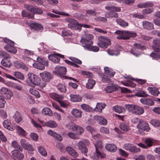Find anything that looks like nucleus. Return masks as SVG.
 I'll use <instances>...</instances> for the list:
<instances>
[{
    "instance_id": "1",
    "label": "nucleus",
    "mask_w": 160,
    "mask_h": 160,
    "mask_svg": "<svg viewBox=\"0 0 160 160\" xmlns=\"http://www.w3.org/2000/svg\"><path fill=\"white\" fill-rule=\"evenodd\" d=\"M93 36L91 34H85L80 40V42L85 49L94 52L98 51L99 49L98 46H92L93 41L92 40Z\"/></svg>"
},
{
    "instance_id": "2",
    "label": "nucleus",
    "mask_w": 160,
    "mask_h": 160,
    "mask_svg": "<svg viewBox=\"0 0 160 160\" xmlns=\"http://www.w3.org/2000/svg\"><path fill=\"white\" fill-rule=\"evenodd\" d=\"M125 107L129 112L136 115H140L142 114L144 112V109L142 107L137 105L126 104Z\"/></svg>"
},
{
    "instance_id": "3",
    "label": "nucleus",
    "mask_w": 160,
    "mask_h": 160,
    "mask_svg": "<svg viewBox=\"0 0 160 160\" xmlns=\"http://www.w3.org/2000/svg\"><path fill=\"white\" fill-rule=\"evenodd\" d=\"M90 143L89 141L87 139H84L82 141H79L77 143V146L78 149L80 152L87 156V153L88 149L87 146H89Z\"/></svg>"
},
{
    "instance_id": "4",
    "label": "nucleus",
    "mask_w": 160,
    "mask_h": 160,
    "mask_svg": "<svg viewBox=\"0 0 160 160\" xmlns=\"http://www.w3.org/2000/svg\"><path fill=\"white\" fill-rule=\"evenodd\" d=\"M98 38V45L100 48H106L111 44V40L106 37L99 36Z\"/></svg>"
},
{
    "instance_id": "5",
    "label": "nucleus",
    "mask_w": 160,
    "mask_h": 160,
    "mask_svg": "<svg viewBox=\"0 0 160 160\" xmlns=\"http://www.w3.org/2000/svg\"><path fill=\"white\" fill-rule=\"evenodd\" d=\"M28 75L30 85L32 87L38 86L41 81V78L38 75L33 73H29Z\"/></svg>"
},
{
    "instance_id": "6",
    "label": "nucleus",
    "mask_w": 160,
    "mask_h": 160,
    "mask_svg": "<svg viewBox=\"0 0 160 160\" xmlns=\"http://www.w3.org/2000/svg\"><path fill=\"white\" fill-rule=\"evenodd\" d=\"M68 26L69 28L74 30H78L80 29L81 26L77 20L72 18H69L68 20Z\"/></svg>"
},
{
    "instance_id": "7",
    "label": "nucleus",
    "mask_w": 160,
    "mask_h": 160,
    "mask_svg": "<svg viewBox=\"0 0 160 160\" xmlns=\"http://www.w3.org/2000/svg\"><path fill=\"white\" fill-rule=\"evenodd\" d=\"M123 148L126 150L133 153H137L140 151L141 149L137 148L131 143H126L123 146Z\"/></svg>"
},
{
    "instance_id": "8",
    "label": "nucleus",
    "mask_w": 160,
    "mask_h": 160,
    "mask_svg": "<svg viewBox=\"0 0 160 160\" xmlns=\"http://www.w3.org/2000/svg\"><path fill=\"white\" fill-rule=\"evenodd\" d=\"M48 58L50 61L55 62L59 63L60 61V58H64V56L59 53H54L53 54L49 55Z\"/></svg>"
},
{
    "instance_id": "9",
    "label": "nucleus",
    "mask_w": 160,
    "mask_h": 160,
    "mask_svg": "<svg viewBox=\"0 0 160 160\" xmlns=\"http://www.w3.org/2000/svg\"><path fill=\"white\" fill-rule=\"evenodd\" d=\"M20 143L22 147L24 149L28 151L29 152H31L34 150V149L32 145L28 142L25 139H21Z\"/></svg>"
},
{
    "instance_id": "10",
    "label": "nucleus",
    "mask_w": 160,
    "mask_h": 160,
    "mask_svg": "<svg viewBox=\"0 0 160 160\" xmlns=\"http://www.w3.org/2000/svg\"><path fill=\"white\" fill-rule=\"evenodd\" d=\"M0 93L2 96V97L10 99L12 95V91L6 88H2L0 91Z\"/></svg>"
},
{
    "instance_id": "11",
    "label": "nucleus",
    "mask_w": 160,
    "mask_h": 160,
    "mask_svg": "<svg viewBox=\"0 0 160 160\" xmlns=\"http://www.w3.org/2000/svg\"><path fill=\"white\" fill-rule=\"evenodd\" d=\"M138 128L143 131L148 132L150 129L149 125L148 123L143 120H140L137 125Z\"/></svg>"
},
{
    "instance_id": "12",
    "label": "nucleus",
    "mask_w": 160,
    "mask_h": 160,
    "mask_svg": "<svg viewBox=\"0 0 160 160\" xmlns=\"http://www.w3.org/2000/svg\"><path fill=\"white\" fill-rule=\"evenodd\" d=\"M39 75L42 80L45 82H49L53 78V76L51 73L46 71L40 73Z\"/></svg>"
},
{
    "instance_id": "13",
    "label": "nucleus",
    "mask_w": 160,
    "mask_h": 160,
    "mask_svg": "<svg viewBox=\"0 0 160 160\" xmlns=\"http://www.w3.org/2000/svg\"><path fill=\"white\" fill-rule=\"evenodd\" d=\"M55 71L54 73L60 76L66 74L67 69L66 67L60 66H57L55 68Z\"/></svg>"
},
{
    "instance_id": "14",
    "label": "nucleus",
    "mask_w": 160,
    "mask_h": 160,
    "mask_svg": "<svg viewBox=\"0 0 160 160\" xmlns=\"http://www.w3.org/2000/svg\"><path fill=\"white\" fill-rule=\"evenodd\" d=\"M14 45V42H13L12 43L6 44L4 47V48L8 52L15 54L17 52V49Z\"/></svg>"
},
{
    "instance_id": "15",
    "label": "nucleus",
    "mask_w": 160,
    "mask_h": 160,
    "mask_svg": "<svg viewBox=\"0 0 160 160\" xmlns=\"http://www.w3.org/2000/svg\"><path fill=\"white\" fill-rule=\"evenodd\" d=\"M105 156L106 155L105 154L101 153L100 151L96 150L95 152L91 154V157L93 160H98L99 157L101 158H104Z\"/></svg>"
},
{
    "instance_id": "16",
    "label": "nucleus",
    "mask_w": 160,
    "mask_h": 160,
    "mask_svg": "<svg viewBox=\"0 0 160 160\" xmlns=\"http://www.w3.org/2000/svg\"><path fill=\"white\" fill-rule=\"evenodd\" d=\"M19 150H14L12 151V157L19 160H22L24 158L23 154Z\"/></svg>"
},
{
    "instance_id": "17",
    "label": "nucleus",
    "mask_w": 160,
    "mask_h": 160,
    "mask_svg": "<svg viewBox=\"0 0 160 160\" xmlns=\"http://www.w3.org/2000/svg\"><path fill=\"white\" fill-rule=\"evenodd\" d=\"M118 86L115 84H109L105 88L104 90L107 93H111L117 91L118 89Z\"/></svg>"
},
{
    "instance_id": "18",
    "label": "nucleus",
    "mask_w": 160,
    "mask_h": 160,
    "mask_svg": "<svg viewBox=\"0 0 160 160\" xmlns=\"http://www.w3.org/2000/svg\"><path fill=\"white\" fill-rule=\"evenodd\" d=\"M93 118L94 120L97 121L99 124L106 125L107 124V120L102 116L96 115Z\"/></svg>"
},
{
    "instance_id": "19",
    "label": "nucleus",
    "mask_w": 160,
    "mask_h": 160,
    "mask_svg": "<svg viewBox=\"0 0 160 160\" xmlns=\"http://www.w3.org/2000/svg\"><path fill=\"white\" fill-rule=\"evenodd\" d=\"M3 125L5 128L11 131H13L15 128V127L12 124L11 121L8 119L4 121Z\"/></svg>"
},
{
    "instance_id": "20",
    "label": "nucleus",
    "mask_w": 160,
    "mask_h": 160,
    "mask_svg": "<svg viewBox=\"0 0 160 160\" xmlns=\"http://www.w3.org/2000/svg\"><path fill=\"white\" fill-rule=\"evenodd\" d=\"M140 101L142 103L146 105L152 106L154 104V102L152 99L145 97L141 99Z\"/></svg>"
},
{
    "instance_id": "21",
    "label": "nucleus",
    "mask_w": 160,
    "mask_h": 160,
    "mask_svg": "<svg viewBox=\"0 0 160 160\" xmlns=\"http://www.w3.org/2000/svg\"><path fill=\"white\" fill-rule=\"evenodd\" d=\"M65 150L70 155L74 158L77 157L78 156V153L73 148L69 146L67 147Z\"/></svg>"
},
{
    "instance_id": "22",
    "label": "nucleus",
    "mask_w": 160,
    "mask_h": 160,
    "mask_svg": "<svg viewBox=\"0 0 160 160\" xmlns=\"http://www.w3.org/2000/svg\"><path fill=\"white\" fill-rule=\"evenodd\" d=\"M154 52L151 53L150 56L157 60L160 59V48H153Z\"/></svg>"
},
{
    "instance_id": "23",
    "label": "nucleus",
    "mask_w": 160,
    "mask_h": 160,
    "mask_svg": "<svg viewBox=\"0 0 160 160\" xmlns=\"http://www.w3.org/2000/svg\"><path fill=\"white\" fill-rule=\"evenodd\" d=\"M15 67L17 68H22L23 69L27 70L28 68L25 64L22 62L19 61H16L14 62Z\"/></svg>"
},
{
    "instance_id": "24",
    "label": "nucleus",
    "mask_w": 160,
    "mask_h": 160,
    "mask_svg": "<svg viewBox=\"0 0 160 160\" xmlns=\"http://www.w3.org/2000/svg\"><path fill=\"white\" fill-rule=\"evenodd\" d=\"M142 23L143 27L145 29L151 30L154 29L153 24L150 22L144 21Z\"/></svg>"
},
{
    "instance_id": "25",
    "label": "nucleus",
    "mask_w": 160,
    "mask_h": 160,
    "mask_svg": "<svg viewBox=\"0 0 160 160\" xmlns=\"http://www.w3.org/2000/svg\"><path fill=\"white\" fill-rule=\"evenodd\" d=\"M50 97L52 99L58 102L61 99L64 98V96L62 95H60L56 93H51L50 94Z\"/></svg>"
},
{
    "instance_id": "26",
    "label": "nucleus",
    "mask_w": 160,
    "mask_h": 160,
    "mask_svg": "<svg viewBox=\"0 0 160 160\" xmlns=\"http://www.w3.org/2000/svg\"><path fill=\"white\" fill-rule=\"evenodd\" d=\"M82 112L81 110L77 109L74 108L72 110L71 113L75 117L80 118L82 117Z\"/></svg>"
},
{
    "instance_id": "27",
    "label": "nucleus",
    "mask_w": 160,
    "mask_h": 160,
    "mask_svg": "<svg viewBox=\"0 0 160 160\" xmlns=\"http://www.w3.org/2000/svg\"><path fill=\"white\" fill-rule=\"evenodd\" d=\"M112 108L115 112L119 113L125 112L126 111L125 108L121 106L116 105L113 107Z\"/></svg>"
},
{
    "instance_id": "28",
    "label": "nucleus",
    "mask_w": 160,
    "mask_h": 160,
    "mask_svg": "<svg viewBox=\"0 0 160 160\" xmlns=\"http://www.w3.org/2000/svg\"><path fill=\"white\" fill-rule=\"evenodd\" d=\"M124 32H125V31H120V30L116 31L115 32V33L117 35H119V36L117 37V38L118 39L123 40L128 39V38H127L126 37V35L124 34Z\"/></svg>"
},
{
    "instance_id": "29",
    "label": "nucleus",
    "mask_w": 160,
    "mask_h": 160,
    "mask_svg": "<svg viewBox=\"0 0 160 160\" xmlns=\"http://www.w3.org/2000/svg\"><path fill=\"white\" fill-rule=\"evenodd\" d=\"M106 149L111 152H115L117 150V148L115 144H107L105 146Z\"/></svg>"
},
{
    "instance_id": "30",
    "label": "nucleus",
    "mask_w": 160,
    "mask_h": 160,
    "mask_svg": "<svg viewBox=\"0 0 160 160\" xmlns=\"http://www.w3.org/2000/svg\"><path fill=\"white\" fill-rule=\"evenodd\" d=\"M106 106V104L104 103H98L95 108H94L95 111L101 112L102 109H104Z\"/></svg>"
},
{
    "instance_id": "31",
    "label": "nucleus",
    "mask_w": 160,
    "mask_h": 160,
    "mask_svg": "<svg viewBox=\"0 0 160 160\" xmlns=\"http://www.w3.org/2000/svg\"><path fill=\"white\" fill-rule=\"evenodd\" d=\"M147 89L152 95L154 96H158L159 93V92L157 88L149 87Z\"/></svg>"
},
{
    "instance_id": "32",
    "label": "nucleus",
    "mask_w": 160,
    "mask_h": 160,
    "mask_svg": "<svg viewBox=\"0 0 160 160\" xmlns=\"http://www.w3.org/2000/svg\"><path fill=\"white\" fill-rule=\"evenodd\" d=\"M70 100L73 102H79L82 101V98L79 95L71 94L70 96Z\"/></svg>"
},
{
    "instance_id": "33",
    "label": "nucleus",
    "mask_w": 160,
    "mask_h": 160,
    "mask_svg": "<svg viewBox=\"0 0 160 160\" xmlns=\"http://www.w3.org/2000/svg\"><path fill=\"white\" fill-rule=\"evenodd\" d=\"M30 27L31 29H34L37 31L40 30L43 28V27L40 24L37 23H32L30 24Z\"/></svg>"
},
{
    "instance_id": "34",
    "label": "nucleus",
    "mask_w": 160,
    "mask_h": 160,
    "mask_svg": "<svg viewBox=\"0 0 160 160\" xmlns=\"http://www.w3.org/2000/svg\"><path fill=\"white\" fill-rule=\"evenodd\" d=\"M108 54L111 56H117L119 54V51L118 49L114 50L112 48H108L107 51Z\"/></svg>"
},
{
    "instance_id": "35",
    "label": "nucleus",
    "mask_w": 160,
    "mask_h": 160,
    "mask_svg": "<svg viewBox=\"0 0 160 160\" xmlns=\"http://www.w3.org/2000/svg\"><path fill=\"white\" fill-rule=\"evenodd\" d=\"M1 64L3 66L10 68L12 65L10 59H3L1 62Z\"/></svg>"
},
{
    "instance_id": "36",
    "label": "nucleus",
    "mask_w": 160,
    "mask_h": 160,
    "mask_svg": "<svg viewBox=\"0 0 160 160\" xmlns=\"http://www.w3.org/2000/svg\"><path fill=\"white\" fill-rule=\"evenodd\" d=\"M13 117L16 122L18 123L21 121L22 119L21 115L18 111H16Z\"/></svg>"
},
{
    "instance_id": "37",
    "label": "nucleus",
    "mask_w": 160,
    "mask_h": 160,
    "mask_svg": "<svg viewBox=\"0 0 160 160\" xmlns=\"http://www.w3.org/2000/svg\"><path fill=\"white\" fill-rule=\"evenodd\" d=\"M12 147L15 149V150H19L20 151H22L23 148L21 146L19 145L16 141L14 140L12 142Z\"/></svg>"
},
{
    "instance_id": "38",
    "label": "nucleus",
    "mask_w": 160,
    "mask_h": 160,
    "mask_svg": "<svg viewBox=\"0 0 160 160\" xmlns=\"http://www.w3.org/2000/svg\"><path fill=\"white\" fill-rule=\"evenodd\" d=\"M119 127L122 130L125 132L128 131L130 129V127L128 124L124 122L121 123Z\"/></svg>"
},
{
    "instance_id": "39",
    "label": "nucleus",
    "mask_w": 160,
    "mask_h": 160,
    "mask_svg": "<svg viewBox=\"0 0 160 160\" xmlns=\"http://www.w3.org/2000/svg\"><path fill=\"white\" fill-rule=\"evenodd\" d=\"M105 17L108 18H118V14L117 13L114 12H107L106 13Z\"/></svg>"
},
{
    "instance_id": "40",
    "label": "nucleus",
    "mask_w": 160,
    "mask_h": 160,
    "mask_svg": "<svg viewBox=\"0 0 160 160\" xmlns=\"http://www.w3.org/2000/svg\"><path fill=\"white\" fill-rule=\"evenodd\" d=\"M95 82L94 80L89 79L88 82L86 85V88L88 89H92L95 84Z\"/></svg>"
},
{
    "instance_id": "41",
    "label": "nucleus",
    "mask_w": 160,
    "mask_h": 160,
    "mask_svg": "<svg viewBox=\"0 0 160 160\" xmlns=\"http://www.w3.org/2000/svg\"><path fill=\"white\" fill-rule=\"evenodd\" d=\"M42 113L45 115H48L49 116H51L53 114L52 112L48 108H45L42 109Z\"/></svg>"
},
{
    "instance_id": "42",
    "label": "nucleus",
    "mask_w": 160,
    "mask_h": 160,
    "mask_svg": "<svg viewBox=\"0 0 160 160\" xmlns=\"http://www.w3.org/2000/svg\"><path fill=\"white\" fill-rule=\"evenodd\" d=\"M45 125L46 126L51 128H55L58 126L57 123L55 122L52 120L46 122Z\"/></svg>"
},
{
    "instance_id": "43",
    "label": "nucleus",
    "mask_w": 160,
    "mask_h": 160,
    "mask_svg": "<svg viewBox=\"0 0 160 160\" xmlns=\"http://www.w3.org/2000/svg\"><path fill=\"white\" fill-rule=\"evenodd\" d=\"M16 129L19 135L23 136H25L26 135L27 133L26 131L20 126H17Z\"/></svg>"
},
{
    "instance_id": "44",
    "label": "nucleus",
    "mask_w": 160,
    "mask_h": 160,
    "mask_svg": "<svg viewBox=\"0 0 160 160\" xmlns=\"http://www.w3.org/2000/svg\"><path fill=\"white\" fill-rule=\"evenodd\" d=\"M152 48H159L160 47V39L156 38L153 41Z\"/></svg>"
},
{
    "instance_id": "45",
    "label": "nucleus",
    "mask_w": 160,
    "mask_h": 160,
    "mask_svg": "<svg viewBox=\"0 0 160 160\" xmlns=\"http://www.w3.org/2000/svg\"><path fill=\"white\" fill-rule=\"evenodd\" d=\"M74 128L75 132L76 131L77 134L78 135H81L84 132V129L81 126L76 125Z\"/></svg>"
},
{
    "instance_id": "46",
    "label": "nucleus",
    "mask_w": 160,
    "mask_h": 160,
    "mask_svg": "<svg viewBox=\"0 0 160 160\" xmlns=\"http://www.w3.org/2000/svg\"><path fill=\"white\" fill-rule=\"evenodd\" d=\"M124 34L126 35V37L128 38V39H129L131 38H134L137 36V34L135 32L128 31H125Z\"/></svg>"
},
{
    "instance_id": "47",
    "label": "nucleus",
    "mask_w": 160,
    "mask_h": 160,
    "mask_svg": "<svg viewBox=\"0 0 160 160\" xmlns=\"http://www.w3.org/2000/svg\"><path fill=\"white\" fill-rule=\"evenodd\" d=\"M144 143L147 146V148L152 146L153 142L152 140L150 138H146L144 141Z\"/></svg>"
},
{
    "instance_id": "48",
    "label": "nucleus",
    "mask_w": 160,
    "mask_h": 160,
    "mask_svg": "<svg viewBox=\"0 0 160 160\" xmlns=\"http://www.w3.org/2000/svg\"><path fill=\"white\" fill-rule=\"evenodd\" d=\"M121 83L125 86L131 87L132 88H134L136 86V84L132 81L128 80L126 82H122Z\"/></svg>"
},
{
    "instance_id": "49",
    "label": "nucleus",
    "mask_w": 160,
    "mask_h": 160,
    "mask_svg": "<svg viewBox=\"0 0 160 160\" xmlns=\"http://www.w3.org/2000/svg\"><path fill=\"white\" fill-rule=\"evenodd\" d=\"M57 89L61 92H65L66 91V86L63 84L59 83L57 86Z\"/></svg>"
},
{
    "instance_id": "50",
    "label": "nucleus",
    "mask_w": 160,
    "mask_h": 160,
    "mask_svg": "<svg viewBox=\"0 0 160 160\" xmlns=\"http://www.w3.org/2000/svg\"><path fill=\"white\" fill-rule=\"evenodd\" d=\"M37 62L38 63H40L44 66H48V62L45 59L40 57H38L37 58Z\"/></svg>"
},
{
    "instance_id": "51",
    "label": "nucleus",
    "mask_w": 160,
    "mask_h": 160,
    "mask_svg": "<svg viewBox=\"0 0 160 160\" xmlns=\"http://www.w3.org/2000/svg\"><path fill=\"white\" fill-rule=\"evenodd\" d=\"M116 22L118 24L123 27L127 26L128 25V22H125L121 19H117Z\"/></svg>"
},
{
    "instance_id": "52",
    "label": "nucleus",
    "mask_w": 160,
    "mask_h": 160,
    "mask_svg": "<svg viewBox=\"0 0 160 160\" xmlns=\"http://www.w3.org/2000/svg\"><path fill=\"white\" fill-rule=\"evenodd\" d=\"M104 70L105 71V72L108 73V74L111 77H113L115 73V72H113L112 70L109 69L108 67H105L104 68Z\"/></svg>"
},
{
    "instance_id": "53",
    "label": "nucleus",
    "mask_w": 160,
    "mask_h": 160,
    "mask_svg": "<svg viewBox=\"0 0 160 160\" xmlns=\"http://www.w3.org/2000/svg\"><path fill=\"white\" fill-rule=\"evenodd\" d=\"M96 150L100 151L102 148V142L101 141H98L94 144Z\"/></svg>"
},
{
    "instance_id": "54",
    "label": "nucleus",
    "mask_w": 160,
    "mask_h": 160,
    "mask_svg": "<svg viewBox=\"0 0 160 160\" xmlns=\"http://www.w3.org/2000/svg\"><path fill=\"white\" fill-rule=\"evenodd\" d=\"M135 95L138 97H143L144 98L148 96V95L146 93V92L142 90L136 92Z\"/></svg>"
},
{
    "instance_id": "55",
    "label": "nucleus",
    "mask_w": 160,
    "mask_h": 160,
    "mask_svg": "<svg viewBox=\"0 0 160 160\" xmlns=\"http://www.w3.org/2000/svg\"><path fill=\"white\" fill-rule=\"evenodd\" d=\"M82 108L86 112H89L92 111V108L88 105L86 104H83L81 105Z\"/></svg>"
},
{
    "instance_id": "56",
    "label": "nucleus",
    "mask_w": 160,
    "mask_h": 160,
    "mask_svg": "<svg viewBox=\"0 0 160 160\" xmlns=\"http://www.w3.org/2000/svg\"><path fill=\"white\" fill-rule=\"evenodd\" d=\"M13 75L16 78L20 80H23L24 79V75L20 72H14Z\"/></svg>"
},
{
    "instance_id": "57",
    "label": "nucleus",
    "mask_w": 160,
    "mask_h": 160,
    "mask_svg": "<svg viewBox=\"0 0 160 160\" xmlns=\"http://www.w3.org/2000/svg\"><path fill=\"white\" fill-rule=\"evenodd\" d=\"M0 56L3 58V59H10L11 57L10 55L4 51L0 50Z\"/></svg>"
},
{
    "instance_id": "58",
    "label": "nucleus",
    "mask_w": 160,
    "mask_h": 160,
    "mask_svg": "<svg viewBox=\"0 0 160 160\" xmlns=\"http://www.w3.org/2000/svg\"><path fill=\"white\" fill-rule=\"evenodd\" d=\"M38 150L41 154L43 156H46L47 155V152L44 148L42 146H39L38 148Z\"/></svg>"
},
{
    "instance_id": "59",
    "label": "nucleus",
    "mask_w": 160,
    "mask_h": 160,
    "mask_svg": "<svg viewBox=\"0 0 160 160\" xmlns=\"http://www.w3.org/2000/svg\"><path fill=\"white\" fill-rule=\"evenodd\" d=\"M33 67L37 69L41 70H43L45 69V66L40 63L38 62L37 63H34L33 64Z\"/></svg>"
},
{
    "instance_id": "60",
    "label": "nucleus",
    "mask_w": 160,
    "mask_h": 160,
    "mask_svg": "<svg viewBox=\"0 0 160 160\" xmlns=\"http://www.w3.org/2000/svg\"><path fill=\"white\" fill-rule=\"evenodd\" d=\"M56 147L61 151L62 153H64L66 150L65 147L63 144L61 142L58 143L56 145Z\"/></svg>"
},
{
    "instance_id": "61",
    "label": "nucleus",
    "mask_w": 160,
    "mask_h": 160,
    "mask_svg": "<svg viewBox=\"0 0 160 160\" xmlns=\"http://www.w3.org/2000/svg\"><path fill=\"white\" fill-rule=\"evenodd\" d=\"M58 102L61 106L63 108H66L69 106L67 101L66 100H63L62 99L60 100Z\"/></svg>"
},
{
    "instance_id": "62",
    "label": "nucleus",
    "mask_w": 160,
    "mask_h": 160,
    "mask_svg": "<svg viewBox=\"0 0 160 160\" xmlns=\"http://www.w3.org/2000/svg\"><path fill=\"white\" fill-rule=\"evenodd\" d=\"M130 79L132 80L135 81L141 85L145 84L147 82V80H146L136 79L134 78H131Z\"/></svg>"
},
{
    "instance_id": "63",
    "label": "nucleus",
    "mask_w": 160,
    "mask_h": 160,
    "mask_svg": "<svg viewBox=\"0 0 160 160\" xmlns=\"http://www.w3.org/2000/svg\"><path fill=\"white\" fill-rule=\"evenodd\" d=\"M150 123L155 127L160 126V121L156 119H152L150 121Z\"/></svg>"
},
{
    "instance_id": "64",
    "label": "nucleus",
    "mask_w": 160,
    "mask_h": 160,
    "mask_svg": "<svg viewBox=\"0 0 160 160\" xmlns=\"http://www.w3.org/2000/svg\"><path fill=\"white\" fill-rule=\"evenodd\" d=\"M130 52L134 56L136 57L138 56V53L139 52L138 49H137L134 46L131 49Z\"/></svg>"
}]
</instances>
